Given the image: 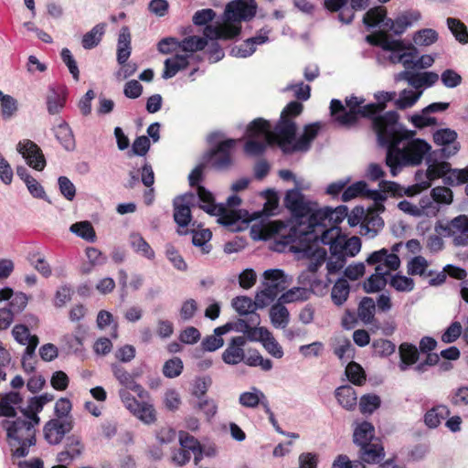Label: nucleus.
I'll list each match as a JSON object with an SVG mask.
<instances>
[{
    "label": "nucleus",
    "mask_w": 468,
    "mask_h": 468,
    "mask_svg": "<svg viewBox=\"0 0 468 468\" xmlns=\"http://www.w3.org/2000/svg\"><path fill=\"white\" fill-rule=\"evenodd\" d=\"M396 95L395 91L376 92L374 98L377 102L368 103L363 108V113L371 116L378 144L387 147L386 165L390 168L393 176L402 167L410 165V131L399 122L397 112L377 114L383 112L387 102L393 101Z\"/></svg>",
    "instance_id": "1"
},
{
    "label": "nucleus",
    "mask_w": 468,
    "mask_h": 468,
    "mask_svg": "<svg viewBox=\"0 0 468 468\" xmlns=\"http://www.w3.org/2000/svg\"><path fill=\"white\" fill-rule=\"evenodd\" d=\"M281 232L282 244L309 243L314 244L317 241L324 245L338 244L342 239L341 229L331 223L324 220H313V216L307 222H302L298 226L282 228Z\"/></svg>",
    "instance_id": "2"
},
{
    "label": "nucleus",
    "mask_w": 468,
    "mask_h": 468,
    "mask_svg": "<svg viewBox=\"0 0 468 468\" xmlns=\"http://www.w3.org/2000/svg\"><path fill=\"white\" fill-rule=\"evenodd\" d=\"M426 171L418 170L415 173V184L411 185V197L431 187V182L442 178L445 186H455L468 182V165L463 169L452 168L446 161H438L431 155L426 160Z\"/></svg>",
    "instance_id": "3"
},
{
    "label": "nucleus",
    "mask_w": 468,
    "mask_h": 468,
    "mask_svg": "<svg viewBox=\"0 0 468 468\" xmlns=\"http://www.w3.org/2000/svg\"><path fill=\"white\" fill-rule=\"evenodd\" d=\"M257 5L254 0H233L224 11V24L209 25L204 29V36L208 39H231L239 35L241 27L236 25L240 21H248L255 16Z\"/></svg>",
    "instance_id": "4"
},
{
    "label": "nucleus",
    "mask_w": 468,
    "mask_h": 468,
    "mask_svg": "<svg viewBox=\"0 0 468 468\" xmlns=\"http://www.w3.org/2000/svg\"><path fill=\"white\" fill-rule=\"evenodd\" d=\"M378 186L380 191L369 192L368 199L372 200L373 204L366 209L360 229V234L368 239L375 238L384 227V220L380 214L385 211L384 202L388 193L395 195L399 189L398 184L385 180L380 181Z\"/></svg>",
    "instance_id": "5"
},
{
    "label": "nucleus",
    "mask_w": 468,
    "mask_h": 468,
    "mask_svg": "<svg viewBox=\"0 0 468 468\" xmlns=\"http://www.w3.org/2000/svg\"><path fill=\"white\" fill-rule=\"evenodd\" d=\"M369 266L375 267L372 273L363 284L366 292H379L388 283L391 271H396L400 265V260L396 253H389L383 248L373 251L366 259Z\"/></svg>",
    "instance_id": "6"
},
{
    "label": "nucleus",
    "mask_w": 468,
    "mask_h": 468,
    "mask_svg": "<svg viewBox=\"0 0 468 468\" xmlns=\"http://www.w3.org/2000/svg\"><path fill=\"white\" fill-rule=\"evenodd\" d=\"M37 425L25 417L16 418L12 421L7 420L2 421L14 457L23 458L29 453V448L37 442L36 426Z\"/></svg>",
    "instance_id": "7"
},
{
    "label": "nucleus",
    "mask_w": 468,
    "mask_h": 468,
    "mask_svg": "<svg viewBox=\"0 0 468 468\" xmlns=\"http://www.w3.org/2000/svg\"><path fill=\"white\" fill-rule=\"evenodd\" d=\"M284 205L294 218L287 224L281 221L272 223L271 231L277 235V243L279 244H282L281 232L282 228H291L292 226H298L302 222H307L318 208L317 203L307 201L299 189L287 191Z\"/></svg>",
    "instance_id": "8"
},
{
    "label": "nucleus",
    "mask_w": 468,
    "mask_h": 468,
    "mask_svg": "<svg viewBox=\"0 0 468 468\" xmlns=\"http://www.w3.org/2000/svg\"><path fill=\"white\" fill-rule=\"evenodd\" d=\"M303 106L299 101H291L282 110L281 118L274 127L272 133L273 140L277 141L278 145L285 154H292V150L296 142L297 126L293 118L301 114Z\"/></svg>",
    "instance_id": "9"
},
{
    "label": "nucleus",
    "mask_w": 468,
    "mask_h": 468,
    "mask_svg": "<svg viewBox=\"0 0 468 468\" xmlns=\"http://www.w3.org/2000/svg\"><path fill=\"white\" fill-rule=\"evenodd\" d=\"M366 40L389 52L388 60L392 64H402L404 70L396 75V81L405 80L410 83V44L401 40H390L387 36H367Z\"/></svg>",
    "instance_id": "10"
},
{
    "label": "nucleus",
    "mask_w": 468,
    "mask_h": 468,
    "mask_svg": "<svg viewBox=\"0 0 468 468\" xmlns=\"http://www.w3.org/2000/svg\"><path fill=\"white\" fill-rule=\"evenodd\" d=\"M363 22L367 27H378L379 32L371 36L384 35L393 40L387 32H393L399 36L406 31L410 26V15L405 12L399 15L394 20L387 17L386 9L383 6H377L369 9L363 17Z\"/></svg>",
    "instance_id": "11"
},
{
    "label": "nucleus",
    "mask_w": 468,
    "mask_h": 468,
    "mask_svg": "<svg viewBox=\"0 0 468 468\" xmlns=\"http://www.w3.org/2000/svg\"><path fill=\"white\" fill-rule=\"evenodd\" d=\"M365 99L363 97H356L351 95L346 97V104L348 110L344 106L342 101L337 99H333L330 102V112L335 122L340 126L350 127L356 123L358 116L370 118V115H365L363 113V108L365 104Z\"/></svg>",
    "instance_id": "12"
},
{
    "label": "nucleus",
    "mask_w": 468,
    "mask_h": 468,
    "mask_svg": "<svg viewBox=\"0 0 468 468\" xmlns=\"http://www.w3.org/2000/svg\"><path fill=\"white\" fill-rule=\"evenodd\" d=\"M247 133L251 138L244 145V151L249 155H261L273 142L271 126L262 118L253 120L248 126Z\"/></svg>",
    "instance_id": "13"
},
{
    "label": "nucleus",
    "mask_w": 468,
    "mask_h": 468,
    "mask_svg": "<svg viewBox=\"0 0 468 468\" xmlns=\"http://www.w3.org/2000/svg\"><path fill=\"white\" fill-rule=\"evenodd\" d=\"M292 279L281 269H269L262 274V289L256 292H314V289L292 287Z\"/></svg>",
    "instance_id": "14"
},
{
    "label": "nucleus",
    "mask_w": 468,
    "mask_h": 468,
    "mask_svg": "<svg viewBox=\"0 0 468 468\" xmlns=\"http://www.w3.org/2000/svg\"><path fill=\"white\" fill-rule=\"evenodd\" d=\"M223 138L224 134L219 131L212 132L207 135V142L210 144H217V146L209 153L211 165L217 170H225L231 165V154L237 142L239 141L235 139H227L220 142L219 140Z\"/></svg>",
    "instance_id": "15"
},
{
    "label": "nucleus",
    "mask_w": 468,
    "mask_h": 468,
    "mask_svg": "<svg viewBox=\"0 0 468 468\" xmlns=\"http://www.w3.org/2000/svg\"><path fill=\"white\" fill-rule=\"evenodd\" d=\"M452 191L446 186H436L431 189L430 197H424L420 200V206L411 205V216H435L440 208V204L449 205L452 202Z\"/></svg>",
    "instance_id": "16"
},
{
    "label": "nucleus",
    "mask_w": 468,
    "mask_h": 468,
    "mask_svg": "<svg viewBox=\"0 0 468 468\" xmlns=\"http://www.w3.org/2000/svg\"><path fill=\"white\" fill-rule=\"evenodd\" d=\"M435 231L444 238H452L456 247L466 246L468 245V217L459 215L446 223L439 221L435 225Z\"/></svg>",
    "instance_id": "17"
},
{
    "label": "nucleus",
    "mask_w": 468,
    "mask_h": 468,
    "mask_svg": "<svg viewBox=\"0 0 468 468\" xmlns=\"http://www.w3.org/2000/svg\"><path fill=\"white\" fill-rule=\"evenodd\" d=\"M197 197L199 201L202 202L200 207L203 210L209 215L218 216V221L221 225L228 227L232 231L236 230L234 225L237 223L238 218L232 212H229L223 205L215 204L213 195L204 186H197Z\"/></svg>",
    "instance_id": "18"
},
{
    "label": "nucleus",
    "mask_w": 468,
    "mask_h": 468,
    "mask_svg": "<svg viewBox=\"0 0 468 468\" xmlns=\"http://www.w3.org/2000/svg\"><path fill=\"white\" fill-rule=\"evenodd\" d=\"M196 201V195L190 192L178 196L173 200L174 219L178 225L177 233L179 235L187 234L184 229L191 222V207L195 205Z\"/></svg>",
    "instance_id": "19"
},
{
    "label": "nucleus",
    "mask_w": 468,
    "mask_h": 468,
    "mask_svg": "<svg viewBox=\"0 0 468 468\" xmlns=\"http://www.w3.org/2000/svg\"><path fill=\"white\" fill-rule=\"evenodd\" d=\"M324 7L330 12H339L338 18L344 24H350L356 11L365 10L369 0H324Z\"/></svg>",
    "instance_id": "20"
},
{
    "label": "nucleus",
    "mask_w": 468,
    "mask_h": 468,
    "mask_svg": "<svg viewBox=\"0 0 468 468\" xmlns=\"http://www.w3.org/2000/svg\"><path fill=\"white\" fill-rule=\"evenodd\" d=\"M437 346V341L431 336H423L419 344V347L411 344V366L415 365L420 359V354L425 355V359L415 367L418 371H424L427 366H435L440 361V356L432 351Z\"/></svg>",
    "instance_id": "21"
},
{
    "label": "nucleus",
    "mask_w": 468,
    "mask_h": 468,
    "mask_svg": "<svg viewBox=\"0 0 468 468\" xmlns=\"http://www.w3.org/2000/svg\"><path fill=\"white\" fill-rule=\"evenodd\" d=\"M285 246L287 244H284ZM289 250L301 253L303 257L309 258L311 260L308 265V271L313 275L318 271V269L324 263L327 257V252L323 248L316 247V244L309 243H291Z\"/></svg>",
    "instance_id": "22"
},
{
    "label": "nucleus",
    "mask_w": 468,
    "mask_h": 468,
    "mask_svg": "<svg viewBox=\"0 0 468 468\" xmlns=\"http://www.w3.org/2000/svg\"><path fill=\"white\" fill-rule=\"evenodd\" d=\"M457 133L450 128L439 129L433 133L434 143L442 146L437 150L440 157L448 159L459 152L460 144L457 142Z\"/></svg>",
    "instance_id": "23"
},
{
    "label": "nucleus",
    "mask_w": 468,
    "mask_h": 468,
    "mask_svg": "<svg viewBox=\"0 0 468 468\" xmlns=\"http://www.w3.org/2000/svg\"><path fill=\"white\" fill-rule=\"evenodd\" d=\"M72 429V418L65 420L51 419L44 425V438L48 444L58 445L62 441L65 435L69 433Z\"/></svg>",
    "instance_id": "24"
},
{
    "label": "nucleus",
    "mask_w": 468,
    "mask_h": 468,
    "mask_svg": "<svg viewBox=\"0 0 468 468\" xmlns=\"http://www.w3.org/2000/svg\"><path fill=\"white\" fill-rule=\"evenodd\" d=\"M19 154L27 160L32 168L42 171L46 166V159L41 149L31 140L20 141L16 146Z\"/></svg>",
    "instance_id": "25"
},
{
    "label": "nucleus",
    "mask_w": 468,
    "mask_h": 468,
    "mask_svg": "<svg viewBox=\"0 0 468 468\" xmlns=\"http://www.w3.org/2000/svg\"><path fill=\"white\" fill-rule=\"evenodd\" d=\"M416 132L411 130V166L418 165L429 155L438 158L437 151L431 152V145L423 139L415 138Z\"/></svg>",
    "instance_id": "26"
},
{
    "label": "nucleus",
    "mask_w": 468,
    "mask_h": 468,
    "mask_svg": "<svg viewBox=\"0 0 468 468\" xmlns=\"http://www.w3.org/2000/svg\"><path fill=\"white\" fill-rule=\"evenodd\" d=\"M358 456L360 462L364 464H377L380 463L385 457V450L379 440L371 443L359 446Z\"/></svg>",
    "instance_id": "27"
},
{
    "label": "nucleus",
    "mask_w": 468,
    "mask_h": 468,
    "mask_svg": "<svg viewBox=\"0 0 468 468\" xmlns=\"http://www.w3.org/2000/svg\"><path fill=\"white\" fill-rule=\"evenodd\" d=\"M246 344L245 337L234 336L231 338L228 347L222 353V360L228 365H238L244 360L243 346Z\"/></svg>",
    "instance_id": "28"
},
{
    "label": "nucleus",
    "mask_w": 468,
    "mask_h": 468,
    "mask_svg": "<svg viewBox=\"0 0 468 468\" xmlns=\"http://www.w3.org/2000/svg\"><path fill=\"white\" fill-rule=\"evenodd\" d=\"M322 128L323 123L320 122L305 125L303 134L294 143V147L292 149L293 153L307 152L311 148L313 141L317 137Z\"/></svg>",
    "instance_id": "29"
},
{
    "label": "nucleus",
    "mask_w": 468,
    "mask_h": 468,
    "mask_svg": "<svg viewBox=\"0 0 468 468\" xmlns=\"http://www.w3.org/2000/svg\"><path fill=\"white\" fill-rule=\"evenodd\" d=\"M348 208L346 206L341 205L335 209L325 207L324 208H317L313 214V220H324L325 223H331L336 226L342 222L347 216Z\"/></svg>",
    "instance_id": "30"
},
{
    "label": "nucleus",
    "mask_w": 468,
    "mask_h": 468,
    "mask_svg": "<svg viewBox=\"0 0 468 468\" xmlns=\"http://www.w3.org/2000/svg\"><path fill=\"white\" fill-rule=\"evenodd\" d=\"M53 132L56 139L66 151L72 152L75 150V137L72 129L67 122L61 120L59 123L54 126Z\"/></svg>",
    "instance_id": "31"
},
{
    "label": "nucleus",
    "mask_w": 468,
    "mask_h": 468,
    "mask_svg": "<svg viewBox=\"0 0 468 468\" xmlns=\"http://www.w3.org/2000/svg\"><path fill=\"white\" fill-rule=\"evenodd\" d=\"M239 403L242 407L249 409H255L259 405H261L264 409V405H269L266 395L256 387H251L249 391L240 393Z\"/></svg>",
    "instance_id": "32"
},
{
    "label": "nucleus",
    "mask_w": 468,
    "mask_h": 468,
    "mask_svg": "<svg viewBox=\"0 0 468 468\" xmlns=\"http://www.w3.org/2000/svg\"><path fill=\"white\" fill-rule=\"evenodd\" d=\"M378 440L375 437V427L368 421H362L354 430L353 441L358 447Z\"/></svg>",
    "instance_id": "33"
},
{
    "label": "nucleus",
    "mask_w": 468,
    "mask_h": 468,
    "mask_svg": "<svg viewBox=\"0 0 468 468\" xmlns=\"http://www.w3.org/2000/svg\"><path fill=\"white\" fill-rule=\"evenodd\" d=\"M188 55L178 54L166 58L165 60V68L162 73V78L168 80L175 77L178 71L185 69L188 66Z\"/></svg>",
    "instance_id": "34"
},
{
    "label": "nucleus",
    "mask_w": 468,
    "mask_h": 468,
    "mask_svg": "<svg viewBox=\"0 0 468 468\" xmlns=\"http://www.w3.org/2000/svg\"><path fill=\"white\" fill-rule=\"evenodd\" d=\"M335 396L344 409L352 410L356 408L357 397L353 387L349 385L338 387L335 391Z\"/></svg>",
    "instance_id": "35"
},
{
    "label": "nucleus",
    "mask_w": 468,
    "mask_h": 468,
    "mask_svg": "<svg viewBox=\"0 0 468 468\" xmlns=\"http://www.w3.org/2000/svg\"><path fill=\"white\" fill-rule=\"evenodd\" d=\"M439 80V75L433 71H411V88L414 90L432 87Z\"/></svg>",
    "instance_id": "36"
},
{
    "label": "nucleus",
    "mask_w": 468,
    "mask_h": 468,
    "mask_svg": "<svg viewBox=\"0 0 468 468\" xmlns=\"http://www.w3.org/2000/svg\"><path fill=\"white\" fill-rule=\"evenodd\" d=\"M270 318L274 327L284 329L289 324L290 314L284 305L276 303L270 309Z\"/></svg>",
    "instance_id": "37"
},
{
    "label": "nucleus",
    "mask_w": 468,
    "mask_h": 468,
    "mask_svg": "<svg viewBox=\"0 0 468 468\" xmlns=\"http://www.w3.org/2000/svg\"><path fill=\"white\" fill-rule=\"evenodd\" d=\"M450 415V410L445 405H437L428 410L424 415V422L429 428L438 427L441 420Z\"/></svg>",
    "instance_id": "38"
},
{
    "label": "nucleus",
    "mask_w": 468,
    "mask_h": 468,
    "mask_svg": "<svg viewBox=\"0 0 468 468\" xmlns=\"http://www.w3.org/2000/svg\"><path fill=\"white\" fill-rule=\"evenodd\" d=\"M105 32V24L100 23L94 26L89 32L83 35L81 44L83 48L91 49L97 47L101 41Z\"/></svg>",
    "instance_id": "39"
},
{
    "label": "nucleus",
    "mask_w": 468,
    "mask_h": 468,
    "mask_svg": "<svg viewBox=\"0 0 468 468\" xmlns=\"http://www.w3.org/2000/svg\"><path fill=\"white\" fill-rule=\"evenodd\" d=\"M372 191H380L379 189H369L367 186V184L364 181H358L351 186H347L343 194H342V200L346 202L349 201L358 196H362L368 199L369 192Z\"/></svg>",
    "instance_id": "40"
},
{
    "label": "nucleus",
    "mask_w": 468,
    "mask_h": 468,
    "mask_svg": "<svg viewBox=\"0 0 468 468\" xmlns=\"http://www.w3.org/2000/svg\"><path fill=\"white\" fill-rule=\"evenodd\" d=\"M439 38L436 30L432 28L420 29L411 36V44L418 47H429L434 44Z\"/></svg>",
    "instance_id": "41"
},
{
    "label": "nucleus",
    "mask_w": 468,
    "mask_h": 468,
    "mask_svg": "<svg viewBox=\"0 0 468 468\" xmlns=\"http://www.w3.org/2000/svg\"><path fill=\"white\" fill-rule=\"evenodd\" d=\"M69 231L88 242L96 240V232L90 221L76 222L69 227Z\"/></svg>",
    "instance_id": "42"
},
{
    "label": "nucleus",
    "mask_w": 468,
    "mask_h": 468,
    "mask_svg": "<svg viewBox=\"0 0 468 468\" xmlns=\"http://www.w3.org/2000/svg\"><path fill=\"white\" fill-rule=\"evenodd\" d=\"M144 424H152L156 420V413L154 406L146 401L138 402V406L131 411Z\"/></svg>",
    "instance_id": "43"
},
{
    "label": "nucleus",
    "mask_w": 468,
    "mask_h": 468,
    "mask_svg": "<svg viewBox=\"0 0 468 468\" xmlns=\"http://www.w3.org/2000/svg\"><path fill=\"white\" fill-rule=\"evenodd\" d=\"M130 244L133 250L148 260L154 258V251L148 242L138 233L130 235Z\"/></svg>",
    "instance_id": "44"
},
{
    "label": "nucleus",
    "mask_w": 468,
    "mask_h": 468,
    "mask_svg": "<svg viewBox=\"0 0 468 468\" xmlns=\"http://www.w3.org/2000/svg\"><path fill=\"white\" fill-rule=\"evenodd\" d=\"M337 246L338 250L343 253L346 258L355 257L361 250V240L358 237L353 236L349 239L342 237Z\"/></svg>",
    "instance_id": "45"
},
{
    "label": "nucleus",
    "mask_w": 468,
    "mask_h": 468,
    "mask_svg": "<svg viewBox=\"0 0 468 468\" xmlns=\"http://www.w3.org/2000/svg\"><path fill=\"white\" fill-rule=\"evenodd\" d=\"M207 37H201L197 36H191L185 37L183 40L179 41V48L185 51L189 56H192L194 52L203 50L207 46Z\"/></svg>",
    "instance_id": "46"
},
{
    "label": "nucleus",
    "mask_w": 468,
    "mask_h": 468,
    "mask_svg": "<svg viewBox=\"0 0 468 468\" xmlns=\"http://www.w3.org/2000/svg\"><path fill=\"white\" fill-rule=\"evenodd\" d=\"M235 311L240 315L256 314H255V303L253 300L244 294H239L236 296L231 303Z\"/></svg>",
    "instance_id": "47"
},
{
    "label": "nucleus",
    "mask_w": 468,
    "mask_h": 468,
    "mask_svg": "<svg viewBox=\"0 0 468 468\" xmlns=\"http://www.w3.org/2000/svg\"><path fill=\"white\" fill-rule=\"evenodd\" d=\"M376 303L370 297H363L358 304L357 316L366 324H370L374 318Z\"/></svg>",
    "instance_id": "48"
},
{
    "label": "nucleus",
    "mask_w": 468,
    "mask_h": 468,
    "mask_svg": "<svg viewBox=\"0 0 468 468\" xmlns=\"http://www.w3.org/2000/svg\"><path fill=\"white\" fill-rule=\"evenodd\" d=\"M330 257L326 261L328 273H336L342 270L346 262V257L341 253L336 245L330 249Z\"/></svg>",
    "instance_id": "49"
},
{
    "label": "nucleus",
    "mask_w": 468,
    "mask_h": 468,
    "mask_svg": "<svg viewBox=\"0 0 468 468\" xmlns=\"http://www.w3.org/2000/svg\"><path fill=\"white\" fill-rule=\"evenodd\" d=\"M43 408L44 406L42 405L38 397L35 396L28 399L27 408H20V411L25 418L33 420L35 424H39L40 418L38 417V413L42 411Z\"/></svg>",
    "instance_id": "50"
},
{
    "label": "nucleus",
    "mask_w": 468,
    "mask_h": 468,
    "mask_svg": "<svg viewBox=\"0 0 468 468\" xmlns=\"http://www.w3.org/2000/svg\"><path fill=\"white\" fill-rule=\"evenodd\" d=\"M435 57L432 55H421L419 56V50L417 47L411 44V71L414 69H425L433 65Z\"/></svg>",
    "instance_id": "51"
},
{
    "label": "nucleus",
    "mask_w": 468,
    "mask_h": 468,
    "mask_svg": "<svg viewBox=\"0 0 468 468\" xmlns=\"http://www.w3.org/2000/svg\"><path fill=\"white\" fill-rule=\"evenodd\" d=\"M447 26L455 39L461 44L468 43V30L466 26L459 19L449 17L447 18Z\"/></svg>",
    "instance_id": "52"
},
{
    "label": "nucleus",
    "mask_w": 468,
    "mask_h": 468,
    "mask_svg": "<svg viewBox=\"0 0 468 468\" xmlns=\"http://www.w3.org/2000/svg\"><path fill=\"white\" fill-rule=\"evenodd\" d=\"M193 408L202 411L207 421H210L218 412L216 401L209 398L198 399L197 401L193 404Z\"/></svg>",
    "instance_id": "53"
},
{
    "label": "nucleus",
    "mask_w": 468,
    "mask_h": 468,
    "mask_svg": "<svg viewBox=\"0 0 468 468\" xmlns=\"http://www.w3.org/2000/svg\"><path fill=\"white\" fill-rule=\"evenodd\" d=\"M8 301L13 314L22 312L27 304V294H0V302Z\"/></svg>",
    "instance_id": "54"
},
{
    "label": "nucleus",
    "mask_w": 468,
    "mask_h": 468,
    "mask_svg": "<svg viewBox=\"0 0 468 468\" xmlns=\"http://www.w3.org/2000/svg\"><path fill=\"white\" fill-rule=\"evenodd\" d=\"M380 405V397L376 394H366L360 398L359 408L363 414H372Z\"/></svg>",
    "instance_id": "55"
},
{
    "label": "nucleus",
    "mask_w": 468,
    "mask_h": 468,
    "mask_svg": "<svg viewBox=\"0 0 468 468\" xmlns=\"http://www.w3.org/2000/svg\"><path fill=\"white\" fill-rule=\"evenodd\" d=\"M112 371L119 383L126 388H129L133 385V383L135 381L134 378L138 376L137 373H129L122 366L119 364H112Z\"/></svg>",
    "instance_id": "56"
},
{
    "label": "nucleus",
    "mask_w": 468,
    "mask_h": 468,
    "mask_svg": "<svg viewBox=\"0 0 468 468\" xmlns=\"http://www.w3.org/2000/svg\"><path fill=\"white\" fill-rule=\"evenodd\" d=\"M212 233L209 229H201L193 231L192 243L196 247H200L204 254L210 252L211 245L208 244L211 239Z\"/></svg>",
    "instance_id": "57"
},
{
    "label": "nucleus",
    "mask_w": 468,
    "mask_h": 468,
    "mask_svg": "<svg viewBox=\"0 0 468 468\" xmlns=\"http://www.w3.org/2000/svg\"><path fill=\"white\" fill-rule=\"evenodd\" d=\"M346 374L348 380L357 386L362 385L366 380V374L363 367L356 362H350L346 366Z\"/></svg>",
    "instance_id": "58"
},
{
    "label": "nucleus",
    "mask_w": 468,
    "mask_h": 468,
    "mask_svg": "<svg viewBox=\"0 0 468 468\" xmlns=\"http://www.w3.org/2000/svg\"><path fill=\"white\" fill-rule=\"evenodd\" d=\"M184 364L180 357L175 356L165 361L163 367V374L168 378H175L181 375Z\"/></svg>",
    "instance_id": "59"
},
{
    "label": "nucleus",
    "mask_w": 468,
    "mask_h": 468,
    "mask_svg": "<svg viewBox=\"0 0 468 468\" xmlns=\"http://www.w3.org/2000/svg\"><path fill=\"white\" fill-rule=\"evenodd\" d=\"M373 355L387 357L395 352L396 346L387 339H377L372 343Z\"/></svg>",
    "instance_id": "60"
},
{
    "label": "nucleus",
    "mask_w": 468,
    "mask_h": 468,
    "mask_svg": "<svg viewBox=\"0 0 468 468\" xmlns=\"http://www.w3.org/2000/svg\"><path fill=\"white\" fill-rule=\"evenodd\" d=\"M165 256L167 260L172 263V265L178 271H186L187 265L180 255V253L176 250V248L172 244H167L165 246Z\"/></svg>",
    "instance_id": "61"
},
{
    "label": "nucleus",
    "mask_w": 468,
    "mask_h": 468,
    "mask_svg": "<svg viewBox=\"0 0 468 468\" xmlns=\"http://www.w3.org/2000/svg\"><path fill=\"white\" fill-rule=\"evenodd\" d=\"M411 124L416 128H424L437 124V119L430 116V113H424V108L414 114H411Z\"/></svg>",
    "instance_id": "62"
},
{
    "label": "nucleus",
    "mask_w": 468,
    "mask_h": 468,
    "mask_svg": "<svg viewBox=\"0 0 468 468\" xmlns=\"http://www.w3.org/2000/svg\"><path fill=\"white\" fill-rule=\"evenodd\" d=\"M18 110L17 100L11 95H6L1 101V114L4 120H10Z\"/></svg>",
    "instance_id": "63"
},
{
    "label": "nucleus",
    "mask_w": 468,
    "mask_h": 468,
    "mask_svg": "<svg viewBox=\"0 0 468 468\" xmlns=\"http://www.w3.org/2000/svg\"><path fill=\"white\" fill-rule=\"evenodd\" d=\"M31 265L44 277H49L52 273L49 263L46 261L45 257L37 253L30 256Z\"/></svg>",
    "instance_id": "64"
}]
</instances>
